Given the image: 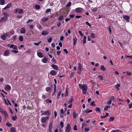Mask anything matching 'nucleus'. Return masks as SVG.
Instances as JSON below:
<instances>
[{
  "label": "nucleus",
  "instance_id": "nucleus-12",
  "mask_svg": "<svg viewBox=\"0 0 132 132\" xmlns=\"http://www.w3.org/2000/svg\"><path fill=\"white\" fill-rule=\"evenodd\" d=\"M78 67V73L80 74V72L81 70V64L80 63H79Z\"/></svg>",
  "mask_w": 132,
  "mask_h": 132
},
{
  "label": "nucleus",
  "instance_id": "nucleus-16",
  "mask_svg": "<svg viewBox=\"0 0 132 132\" xmlns=\"http://www.w3.org/2000/svg\"><path fill=\"white\" fill-rule=\"evenodd\" d=\"M42 62L44 63H46L47 61V59L46 57H44L42 60Z\"/></svg>",
  "mask_w": 132,
  "mask_h": 132
},
{
  "label": "nucleus",
  "instance_id": "nucleus-51",
  "mask_svg": "<svg viewBox=\"0 0 132 132\" xmlns=\"http://www.w3.org/2000/svg\"><path fill=\"white\" fill-rule=\"evenodd\" d=\"M111 103V100H110L108 101L107 102V104L108 105L110 104Z\"/></svg>",
  "mask_w": 132,
  "mask_h": 132
},
{
  "label": "nucleus",
  "instance_id": "nucleus-20",
  "mask_svg": "<svg viewBox=\"0 0 132 132\" xmlns=\"http://www.w3.org/2000/svg\"><path fill=\"white\" fill-rule=\"evenodd\" d=\"M11 132H16V130L14 127H12L10 129Z\"/></svg>",
  "mask_w": 132,
  "mask_h": 132
},
{
  "label": "nucleus",
  "instance_id": "nucleus-35",
  "mask_svg": "<svg viewBox=\"0 0 132 132\" xmlns=\"http://www.w3.org/2000/svg\"><path fill=\"white\" fill-rule=\"evenodd\" d=\"M61 94V91H59L57 94V98H59Z\"/></svg>",
  "mask_w": 132,
  "mask_h": 132
},
{
  "label": "nucleus",
  "instance_id": "nucleus-38",
  "mask_svg": "<svg viewBox=\"0 0 132 132\" xmlns=\"http://www.w3.org/2000/svg\"><path fill=\"white\" fill-rule=\"evenodd\" d=\"M100 109L99 108L96 107V108L95 111H96L100 112Z\"/></svg>",
  "mask_w": 132,
  "mask_h": 132
},
{
  "label": "nucleus",
  "instance_id": "nucleus-31",
  "mask_svg": "<svg viewBox=\"0 0 132 132\" xmlns=\"http://www.w3.org/2000/svg\"><path fill=\"white\" fill-rule=\"evenodd\" d=\"M46 90L47 92H49L51 90V88L49 87H47L46 88Z\"/></svg>",
  "mask_w": 132,
  "mask_h": 132
},
{
  "label": "nucleus",
  "instance_id": "nucleus-14",
  "mask_svg": "<svg viewBox=\"0 0 132 132\" xmlns=\"http://www.w3.org/2000/svg\"><path fill=\"white\" fill-rule=\"evenodd\" d=\"M51 66L53 68L56 70L58 69V67L57 65L54 64L51 65Z\"/></svg>",
  "mask_w": 132,
  "mask_h": 132
},
{
  "label": "nucleus",
  "instance_id": "nucleus-2",
  "mask_svg": "<svg viewBox=\"0 0 132 132\" xmlns=\"http://www.w3.org/2000/svg\"><path fill=\"white\" fill-rule=\"evenodd\" d=\"M53 127V122L52 121H51L50 122L48 125V130L49 132H52V130Z\"/></svg>",
  "mask_w": 132,
  "mask_h": 132
},
{
  "label": "nucleus",
  "instance_id": "nucleus-4",
  "mask_svg": "<svg viewBox=\"0 0 132 132\" xmlns=\"http://www.w3.org/2000/svg\"><path fill=\"white\" fill-rule=\"evenodd\" d=\"M71 126L69 123L67 124V126L66 128L65 131L66 132H69L70 130Z\"/></svg>",
  "mask_w": 132,
  "mask_h": 132
},
{
  "label": "nucleus",
  "instance_id": "nucleus-7",
  "mask_svg": "<svg viewBox=\"0 0 132 132\" xmlns=\"http://www.w3.org/2000/svg\"><path fill=\"white\" fill-rule=\"evenodd\" d=\"M10 48H12L13 50H16L17 49V46L13 44H11L10 46Z\"/></svg>",
  "mask_w": 132,
  "mask_h": 132
},
{
  "label": "nucleus",
  "instance_id": "nucleus-48",
  "mask_svg": "<svg viewBox=\"0 0 132 132\" xmlns=\"http://www.w3.org/2000/svg\"><path fill=\"white\" fill-rule=\"evenodd\" d=\"M51 9H47L46 10V11H45V13H47L48 12H49L51 11Z\"/></svg>",
  "mask_w": 132,
  "mask_h": 132
},
{
  "label": "nucleus",
  "instance_id": "nucleus-52",
  "mask_svg": "<svg viewBox=\"0 0 132 132\" xmlns=\"http://www.w3.org/2000/svg\"><path fill=\"white\" fill-rule=\"evenodd\" d=\"M126 73H127V74L128 75L130 76L131 75V73L129 71H127L126 72Z\"/></svg>",
  "mask_w": 132,
  "mask_h": 132
},
{
  "label": "nucleus",
  "instance_id": "nucleus-36",
  "mask_svg": "<svg viewBox=\"0 0 132 132\" xmlns=\"http://www.w3.org/2000/svg\"><path fill=\"white\" fill-rule=\"evenodd\" d=\"M120 131V130L119 129L113 130L111 131V132H119Z\"/></svg>",
  "mask_w": 132,
  "mask_h": 132
},
{
  "label": "nucleus",
  "instance_id": "nucleus-33",
  "mask_svg": "<svg viewBox=\"0 0 132 132\" xmlns=\"http://www.w3.org/2000/svg\"><path fill=\"white\" fill-rule=\"evenodd\" d=\"M6 125L9 127H11L12 126V125L11 124L9 123L8 122L6 123Z\"/></svg>",
  "mask_w": 132,
  "mask_h": 132
},
{
  "label": "nucleus",
  "instance_id": "nucleus-47",
  "mask_svg": "<svg viewBox=\"0 0 132 132\" xmlns=\"http://www.w3.org/2000/svg\"><path fill=\"white\" fill-rule=\"evenodd\" d=\"M90 105L91 106H95V104L94 103V102L93 101V102H92L90 103Z\"/></svg>",
  "mask_w": 132,
  "mask_h": 132
},
{
  "label": "nucleus",
  "instance_id": "nucleus-6",
  "mask_svg": "<svg viewBox=\"0 0 132 132\" xmlns=\"http://www.w3.org/2000/svg\"><path fill=\"white\" fill-rule=\"evenodd\" d=\"M82 10H83V9L81 8L78 7L76 8L75 9L76 12L78 13H80L82 12Z\"/></svg>",
  "mask_w": 132,
  "mask_h": 132
},
{
  "label": "nucleus",
  "instance_id": "nucleus-25",
  "mask_svg": "<svg viewBox=\"0 0 132 132\" xmlns=\"http://www.w3.org/2000/svg\"><path fill=\"white\" fill-rule=\"evenodd\" d=\"M20 33H25V29L24 28H22L20 30Z\"/></svg>",
  "mask_w": 132,
  "mask_h": 132
},
{
  "label": "nucleus",
  "instance_id": "nucleus-28",
  "mask_svg": "<svg viewBox=\"0 0 132 132\" xmlns=\"http://www.w3.org/2000/svg\"><path fill=\"white\" fill-rule=\"evenodd\" d=\"M101 70L103 71L105 70L104 65H102L101 66Z\"/></svg>",
  "mask_w": 132,
  "mask_h": 132
},
{
  "label": "nucleus",
  "instance_id": "nucleus-61",
  "mask_svg": "<svg viewBox=\"0 0 132 132\" xmlns=\"http://www.w3.org/2000/svg\"><path fill=\"white\" fill-rule=\"evenodd\" d=\"M54 117H56L57 115V113L56 111H55L54 112Z\"/></svg>",
  "mask_w": 132,
  "mask_h": 132
},
{
  "label": "nucleus",
  "instance_id": "nucleus-9",
  "mask_svg": "<svg viewBox=\"0 0 132 132\" xmlns=\"http://www.w3.org/2000/svg\"><path fill=\"white\" fill-rule=\"evenodd\" d=\"M7 35L6 34H4L1 36V38L4 40H5L6 39V37L7 36Z\"/></svg>",
  "mask_w": 132,
  "mask_h": 132
},
{
  "label": "nucleus",
  "instance_id": "nucleus-41",
  "mask_svg": "<svg viewBox=\"0 0 132 132\" xmlns=\"http://www.w3.org/2000/svg\"><path fill=\"white\" fill-rule=\"evenodd\" d=\"M4 16L7 17H7L9 16V14H7L6 12L4 13Z\"/></svg>",
  "mask_w": 132,
  "mask_h": 132
},
{
  "label": "nucleus",
  "instance_id": "nucleus-46",
  "mask_svg": "<svg viewBox=\"0 0 132 132\" xmlns=\"http://www.w3.org/2000/svg\"><path fill=\"white\" fill-rule=\"evenodd\" d=\"M120 84H117L116 87L118 89L119 87H120Z\"/></svg>",
  "mask_w": 132,
  "mask_h": 132
},
{
  "label": "nucleus",
  "instance_id": "nucleus-15",
  "mask_svg": "<svg viewBox=\"0 0 132 132\" xmlns=\"http://www.w3.org/2000/svg\"><path fill=\"white\" fill-rule=\"evenodd\" d=\"M12 4L11 3H9L7 5L3 8L4 10H5L6 9H7L9 8L11 5Z\"/></svg>",
  "mask_w": 132,
  "mask_h": 132
},
{
  "label": "nucleus",
  "instance_id": "nucleus-34",
  "mask_svg": "<svg viewBox=\"0 0 132 132\" xmlns=\"http://www.w3.org/2000/svg\"><path fill=\"white\" fill-rule=\"evenodd\" d=\"M35 8L36 9L38 10L40 8V7L38 5H36L35 6Z\"/></svg>",
  "mask_w": 132,
  "mask_h": 132
},
{
  "label": "nucleus",
  "instance_id": "nucleus-45",
  "mask_svg": "<svg viewBox=\"0 0 132 132\" xmlns=\"http://www.w3.org/2000/svg\"><path fill=\"white\" fill-rule=\"evenodd\" d=\"M73 129L74 130H77V126L76 125H75L73 128Z\"/></svg>",
  "mask_w": 132,
  "mask_h": 132
},
{
  "label": "nucleus",
  "instance_id": "nucleus-17",
  "mask_svg": "<svg viewBox=\"0 0 132 132\" xmlns=\"http://www.w3.org/2000/svg\"><path fill=\"white\" fill-rule=\"evenodd\" d=\"M92 111V110H89V109H87L86 110H84L83 112H85L87 113H89Z\"/></svg>",
  "mask_w": 132,
  "mask_h": 132
},
{
  "label": "nucleus",
  "instance_id": "nucleus-1",
  "mask_svg": "<svg viewBox=\"0 0 132 132\" xmlns=\"http://www.w3.org/2000/svg\"><path fill=\"white\" fill-rule=\"evenodd\" d=\"M79 86L80 88L82 89L83 94H85L87 92V85L86 84H79Z\"/></svg>",
  "mask_w": 132,
  "mask_h": 132
},
{
  "label": "nucleus",
  "instance_id": "nucleus-37",
  "mask_svg": "<svg viewBox=\"0 0 132 132\" xmlns=\"http://www.w3.org/2000/svg\"><path fill=\"white\" fill-rule=\"evenodd\" d=\"M98 77L101 80H103V77L102 76L98 75Z\"/></svg>",
  "mask_w": 132,
  "mask_h": 132
},
{
  "label": "nucleus",
  "instance_id": "nucleus-49",
  "mask_svg": "<svg viewBox=\"0 0 132 132\" xmlns=\"http://www.w3.org/2000/svg\"><path fill=\"white\" fill-rule=\"evenodd\" d=\"M76 115H77V114H76V113L75 112H73V117L75 119L76 118Z\"/></svg>",
  "mask_w": 132,
  "mask_h": 132
},
{
  "label": "nucleus",
  "instance_id": "nucleus-5",
  "mask_svg": "<svg viewBox=\"0 0 132 132\" xmlns=\"http://www.w3.org/2000/svg\"><path fill=\"white\" fill-rule=\"evenodd\" d=\"M47 120L46 119V118L45 117H42L41 120V122L43 123H44L46 122H47Z\"/></svg>",
  "mask_w": 132,
  "mask_h": 132
},
{
  "label": "nucleus",
  "instance_id": "nucleus-50",
  "mask_svg": "<svg viewBox=\"0 0 132 132\" xmlns=\"http://www.w3.org/2000/svg\"><path fill=\"white\" fill-rule=\"evenodd\" d=\"M54 93H55V92H56V85L54 84Z\"/></svg>",
  "mask_w": 132,
  "mask_h": 132
},
{
  "label": "nucleus",
  "instance_id": "nucleus-55",
  "mask_svg": "<svg viewBox=\"0 0 132 132\" xmlns=\"http://www.w3.org/2000/svg\"><path fill=\"white\" fill-rule=\"evenodd\" d=\"M41 42H38V43H34V44L35 45L37 46H38L39 45V44L40 43H41Z\"/></svg>",
  "mask_w": 132,
  "mask_h": 132
},
{
  "label": "nucleus",
  "instance_id": "nucleus-58",
  "mask_svg": "<svg viewBox=\"0 0 132 132\" xmlns=\"http://www.w3.org/2000/svg\"><path fill=\"white\" fill-rule=\"evenodd\" d=\"M84 130L86 132H87L89 130V129L87 128H84Z\"/></svg>",
  "mask_w": 132,
  "mask_h": 132
},
{
  "label": "nucleus",
  "instance_id": "nucleus-40",
  "mask_svg": "<svg viewBox=\"0 0 132 132\" xmlns=\"http://www.w3.org/2000/svg\"><path fill=\"white\" fill-rule=\"evenodd\" d=\"M45 101L50 103H51L52 102V101L51 100L46 99L45 100Z\"/></svg>",
  "mask_w": 132,
  "mask_h": 132
},
{
  "label": "nucleus",
  "instance_id": "nucleus-26",
  "mask_svg": "<svg viewBox=\"0 0 132 132\" xmlns=\"http://www.w3.org/2000/svg\"><path fill=\"white\" fill-rule=\"evenodd\" d=\"M11 87L10 86L7 85L5 87V89L6 90H9L11 89Z\"/></svg>",
  "mask_w": 132,
  "mask_h": 132
},
{
  "label": "nucleus",
  "instance_id": "nucleus-57",
  "mask_svg": "<svg viewBox=\"0 0 132 132\" xmlns=\"http://www.w3.org/2000/svg\"><path fill=\"white\" fill-rule=\"evenodd\" d=\"M108 108H109L108 106H106L104 108V110L105 111H106L107 110Z\"/></svg>",
  "mask_w": 132,
  "mask_h": 132
},
{
  "label": "nucleus",
  "instance_id": "nucleus-24",
  "mask_svg": "<svg viewBox=\"0 0 132 132\" xmlns=\"http://www.w3.org/2000/svg\"><path fill=\"white\" fill-rule=\"evenodd\" d=\"M18 12L19 14H21L23 13L24 12L22 9H18Z\"/></svg>",
  "mask_w": 132,
  "mask_h": 132
},
{
  "label": "nucleus",
  "instance_id": "nucleus-19",
  "mask_svg": "<svg viewBox=\"0 0 132 132\" xmlns=\"http://www.w3.org/2000/svg\"><path fill=\"white\" fill-rule=\"evenodd\" d=\"M48 19V18L46 17L45 18H43L42 19V20L43 22H45V21H47Z\"/></svg>",
  "mask_w": 132,
  "mask_h": 132
},
{
  "label": "nucleus",
  "instance_id": "nucleus-60",
  "mask_svg": "<svg viewBox=\"0 0 132 132\" xmlns=\"http://www.w3.org/2000/svg\"><path fill=\"white\" fill-rule=\"evenodd\" d=\"M11 51L12 52H13L15 53H18V51L17 50H12Z\"/></svg>",
  "mask_w": 132,
  "mask_h": 132
},
{
  "label": "nucleus",
  "instance_id": "nucleus-10",
  "mask_svg": "<svg viewBox=\"0 0 132 132\" xmlns=\"http://www.w3.org/2000/svg\"><path fill=\"white\" fill-rule=\"evenodd\" d=\"M7 18V17H5L4 16L2 17L0 20L1 22H4L6 20Z\"/></svg>",
  "mask_w": 132,
  "mask_h": 132
},
{
  "label": "nucleus",
  "instance_id": "nucleus-62",
  "mask_svg": "<svg viewBox=\"0 0 132 132\" xmlns=\"http://www.w3.org/2000/svg\"><path fill=\"white\" fill-rule=\"evenodd\" d=\"M22 17V16L21 15H18L17 16V17L18 18H21Z\"/></svg>",
  "mask_w": 132,
  "mask_h": 132
},
{
  "label": "nucleus",
  "instance_id": "nucleus-27",
  "mask_svg": "<svg viewBox=\"0 0 132 132\" xmlns=\"http://www.w3.org/2000/svg\"><path fill=\"white\" fill-rule=\"evenodd\" d=\"M105 113L106 114V115H105V116H101L100 117V118H105L108 116V115L109 114V113H108L107 112H106Z\"/></svg>",
  "mask_w": 132,
  "mask_h": 132
},
{
  "label": "nucleus",
  "instance_id": "nucleus-18",
  "mask_svg": "<svg viewBox=\"0 0 132 132\" xmlns=\"http://www.w3.org/2000/svg\"><path fill=\"white\" fill-rule=\"evenodd\" d=\"M37 55L38 56L42 58L43 57V55L40 52L37 53Z\"/></svg>",
  "mask_w": 132,
  "mask_h": 132
},
{
  "label": "nucleus",
  "instance_id": "nucleus-3",
  "mask_svg": "<svg viewBox=\"0 0 132 132\" xmlns=\"http://www.w3.org/2000/svg\"><path fill=\"white\" fill-rule=\"evenodd\" d=\"M42 115H47L48 116H49L51 114L50 111H42Z\"/></svg>",
  "mask_w": 132,
  "mask_h": 132
},
{
  "label": "nucleus",
  "instance_id": "nucleus-56",
  "mask_svg": "<svg viewBox=\"0 0 132 132\" xmlns=\"http://www.w3.org/2000/svg\"><path fill=\"white\" fill-rule=\"evenodd\" d=\"M52 40V38H50L48 40V42H51Z\"/></svg>",
  "mask_w": 132,
  "mask_h": 132
},
{
  "label": "nucleus",
  "instance_id": "nucleus-32",
  "mask_svg": "<svg viewBox=\"0 0 132 132\" xmlns=\"http://www.w3.org/2000/svg\"><path fill=\"white\" fill-rule=\"evenodd\" d=\"M19 39L20 41H22L23 40V37L22 36H20L19 37Z\"/></svg>",
  "mask_w": 132,
  "mask_h": 132
},
{
  "label": "nucleus",
  "instance_id": "nucleus-29",
  "mask_svg": "<svg viewBox=\"0 0 132 132\" xmlns=\"http://www.w3.org/2000/svg\"><path fill=\"white\" fill-rule=\"evenodd\" d=\"M123 18L127 20L129 19V17L128 16H123Z\"/></svg>",
  "mask_w": 132,
  "mask_h": 132
},
{
  "label": "nucleus",
  "instance_id": "nucleus-23",
  "mask_svg": "<svg viewBox=\"0 0 132 132\" xmlns=\"http://www.w3.org/2000/svg\"><path fill=\"white\" fill-rule=\"evenodd\" d=\"M73 101V98L72 97H71V98H70L69 100L68 103L69 104H70L71 103H72V102Z\"/></svg>",
  "mask_w": 132,
  "mask_h": 132
},
{
  "label": "nucleus",
  "instance_id": "nucleus-13",
  "mask_svg": "<svg viewBox=\"0 0 132 132\" xmlns=\"http://www.w3.org/2000/svg\"><path fill=\"white\" fill-rule=\"evenodd\" d=\"M74 38L73 39V44L74 45H75L76 44L77 42V38L76 37V36L75 35H74Z\"/></svg>",
  "mask_w": 132,
  "mask_h": 132
},
{
  "label": "nucleus",
  "instance_id": "nucleus-21",
  "mask_svg": "<svg viewBox=\"0 0 132 132\" xmlns=\"http://www.w3.org/2000/svg\"><path fill=\"white\" fill-rule=\"evenodd\" d=\"M4 100L5 101V103L7 105L9 104L10 105H11V104L9 101L7 100V102L5 99H4Z\"/></svg>",
  "mask_w": 132,
  "mask_h": 132
},
{
  "label": "nucleus",
  "instance_id": "nucleus-64",
  "mask_svg": "<svg viewBox=\"0 0 132 132\" xmlns=\"http://www.w3.org/2000/svg\"><path fill=\"white\" fill-rule=\"evenodd\" d=\"M51 46L53 47H55V43H52L51 44Z\"/></svg>",
  "mask_w": 132,
  "mask_h": 132
},
{
  "label": "nucleus",
  "instance_id": "nucleus-22",
  "mask_svg": "<svg viewBox=\"0 0 132 132\" xmlns=\"http://www.w3.org/2000/svg\"><path fill=\"white\" fill-rule=\"evenodd\" d=\"M114 119V117H110L109 119V121L110 122L113 121Z\"/></svg>",
  "mask_w": 132,
  "mask_h": 132
},
{
  "label": "nucleus",
  "instance_id": "nucleus-30",
  "mask_svg": "<svg viewBox=\"0 0 132 132\" xmlns=\"http://www.w3.org/2000/svg\"><path fill=\"white\" fill-rule=\"evenodd\" d=\"M0 4L1 5H3L5 3L4 0H0Z\"/></svg>",
  "mask_w": 132,
  "mask_h": 132
},
{
  "label": "nucleus",
  "instance_id": "nucleus-43",
  "mask_svg": "<svg viewBox=\"0 0 132 132\" xmlns=\"http://www.w3.org/2000/svg\"><path fill=\"white\" fill-rule=\"evenodd\" d=\"M3 114H4V115L5 118L8 117V115L6 112H5V113H4Z\"/></svg>",
  "mask_w": 132,
  "mask_h": 132
},
{
  "label": "nucleus",
  "instance_id": "nucleus-11",
  "mask_svg": "<svg viewBox=\"0 0 132 132\" xmlns=\"http://www.w3.org/2000/svg\"><path fill=\"white\" fill-rule=\"evenodd\" d=\"M50 74L52 76H54L56 75L57 73L55 71L52 70L50 72Z\"/></svg>",
  "mask_w": 132,
  "mask_h": 132
},
{
  "label": "nucleus",
  "instance_id": "nucleus-8",
  "mask_svg": "<svg viewBox=\"0 0 132 132\" xmlns=\"http://www.w3.org/2000/svg\"><path fill=\"white\" fill-rule=\"evenodd\" d=\"M10 52L9 50H6L4 52L3 55L5 56H9Z\"/></svg>",
  "mask_w": 132,
  "mask_h": 132
},
{
  "label": "nucleus",
  "instance_id": "nucleus-39",
  "mask_svg": "<svg viewBox=\"0 0 132 132\" xmlns=\"http://www.w3.org/2000/svg\"><path fill=\"white\" fill-rule=\"evenodd\" d=\"M60 125L61 126V128H63L64 127V124L61 121L60 122Z\"/></svg>",
  "mask_w": 132,
  "mask_h": 132
},
{
  "label": "nucleus",
  "instance_id": "nucleus-59",
  "mask_svg": "<svg viewBox=\"0 0 132 132\" xmlns=\"http://www.w3.org/2000/svg\"><path fill=\"white\" fill-rule=\"evenodd\" d=\"M114 97L113 96H112L111 97V99L110 100H111V101H113L114 100Z\"/></svg>",
  "mask_w": 132,
  "mask_h": 132
},
{
  "label": "nucleus",
  "instance_id": "nucleus-42",
  "mask_svg": "<svg viewBox=\"0 0 132 132\" xmlns=\"http://www.w3.org/2000/svg\"><path fill=\"white\" fill-rule=\"evenodd\" d=\"M71 3L70 2H69L66 5V7H69L71 5Z\"/></svg>",
  "mask_w": 132,
  "mask_h": 132
},
{
  "label": "nucleus",
  "instance_id": "nucleus-63",
  "mask_svg": "<svg viewBox=\"0 0 132 132\" xmlns=\"http://www.w3.org/2000/svg\"><path fill=\"white\" fill-rule=\"evenodd\" d=\"M129 109H130L132 107V103H131L129 104Z\"/></svg>",
  "mask_w": 132,
  "mask_h": 132
},
{
  "label": "nucleus",
  "instance_id": "nucleus-54",
  "mask_svg": "<svg viewBox=\"0 0 132 132\" xmlns=\"http://www.w3.org/2000/svg\"><path fill=\"white\" fill-rule=\"evenodd\" d=\"M63 17L62 16H61L59 17L58 18V20H62V19L63 18Z\"/></svg>",
  "mask_w": 132,
  "mask_h": 132
},
{
  "label": "nucleus",
  "instance_id": "nucleus-53",
  "mask_svg": "<svg viewBox=\"0 0 132 132\" xmlns=\"http://www.w3.org/2000/svg\"><path fill=\"white\" fill-rule=\"evenodd\" d=\"M0 111H1V113L2 114H3L4 113H5V112H6V111H4V110L3 109H1V110H0Z\"/></svg>",
  "mask_w": 132,
  "mask_h": 132
},
{
  "label": "nucleus",
  "instance_id": "nucleus-44",
  "mask_svg": "<svg viewBox=\"0 0 132 132\" xmlns=\"http://www.w3.org/2000/svg\"><path fill=\"white\" fill-rule=\"evenodd\" d=\"M17 118L16 116H13L12 117V119L14 121L16 120Z\"/></svg>",
  "mask_w": 132,
  "mask_h": 132
}]
</instances>
